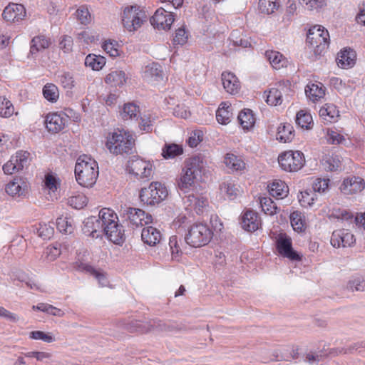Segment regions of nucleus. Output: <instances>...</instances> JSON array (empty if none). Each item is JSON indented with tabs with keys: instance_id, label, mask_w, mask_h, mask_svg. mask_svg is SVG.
<instances>
[{
	"instance_id": "nucleus-38",
	"label": "nucleus",
	"mask_w": 365,
	"mask_h": 365,
	"mask_svg": "<svg viewBox=\"0 0 365 365\" xmlns=\"http://www.w3.org/2000/svg\"><path fill=\"white\" fill-rule=\"evenodd\" d=\"M267 188L269 195L276 199H284L289 194L287 184H268Z\"/></svg>"
},
{
	"instance_id": "nucleus-39",
	"label": "nucleus",
	"mask_w": 365,
	"mask_h": 365,
	"mask_svg": "<svg viewBox=\"0 0 365 365\" xmlns=\"http://www.w3.org/2000/svg\"><path fill=\"white\" fill-rule=\"evenodd\" d=\"M257 202L260 205L262 210L268 215H273L278 212V207L273 200L268 197H259Z\"/></svg>"
},
{
	"instance_id": "nucleus-5",
	"label": "nucleus",
	"mask_w": 365,
	"mask_h": 365,
	"mask_svg": "<svg viewBox=\"0 0 365 365\" xmlns=\"http://www.w3.org/2000/svg\"><path fill=\"white\" fill-rule=\"evenodd\" d=\"M212 231L204 223L193 224L185 237V242L193 247H200L207 245L212 238Z\"/></svg>"
},
{
	"instance_id": "nucleus-56",
	"label": "nucleus",
	"mask_w": 365,
	"mask_h": 365,
	"mask_svg": "<svg viewBox=\"0 0 365 365\" xmlns=\"http://www.w3.org/2000/svg\"><path fill=\"white\" fill-rule=\"evenodd\" d=\"M37 232L39 237L43 240H48L53 236L54 229L53 227L49 224L40 223L39 227L37 229Z\"/></svg>"
},
{
	"instance_id": "nucleus-17",
	"label": "nucleus",
	"mask_w": 365,
	"mask_h": 365,
	"mask_svg": "<svg viewBox=\"0 0 365 365\" xmlns=\"http://www.w3.org/2000/svg\"><path fill=\"white\" fill-rule=\"evenodd\" d=\"M125 212L130 223L135 227L147 225L152 222L153 217L151 215L146 213L143 210L128 207Z\"/></svg>"
},
{
	"instance_id": "nucleus-4",
	"label": "nucleus",
	"mask_w": 365,
	"mask_h": 365,
	"mask_svg": "<svg viewBox=\"0 0 365 365\" xmlns=\"http://www.w3.org/2000/svg\"><path fill=\"white\" fill-rule=\"evenodd\" d=\"M74 171L76 180L83 182H96L99 173L97 162L87 155L77 159Z\"/></svg>"
},
{
	"instance_id": "nucleus-50",
	"label": "nucleus",
	"mask_w": 365,
	"mask_h": 365,
	"mask_svg": "<svg viewBox=\"0 0 365 365\" xmlns=\"http://www.w3.org/2000/svg\"><path fill=\"white\" fill-rule=\"evenodd\" d=\"M279 6L277 0L259 1V10L262 14H272L279 8Z\"/></svg>"
},
{
	"instance_id": "nucleus-35",
	"label": "nucleus",
	"mask_w": 365,
	"mask_h": 365,
	"mask_svg": "<svg viewBox=\"0 0 365 365\" xmlns=\"http://www.w3.org/2000/svg\"><path fill=\"white\" fill-rule=\"evenodd\" d=\"M265 56L270 64L275 69H279L280 68L285 66L287 64V59L279 51H267L265 52Z\"/></svg>"
},
{
	"instance_id": "nucleus-33",
	"label": "nucleus",
	"mask_w": 365,
	"mask_h": 365,
	"mask_svg": "<svg viewBox=\"0 0 365 365\" xmlns=\"http://www.w3.org/2000/svg\"><path fill=\"white\" fill-rule=\"evenodd\" d=\"M219 190L223 197L230 200H235L242 192L238 184H221Z\"/></svg>"
},
{
	"instance_id": "nucleus-42",
	"label": "nucleus",
	"mask_w": 365,
	"mask_h": 365,
	"mask_svg": "<svg viewBox=\"0 0 365 365\" xmlns=\"http://www.w3.org/2000/svg\"><path fill=\"white\" fill-rule=\"evenodd\" d=\"M224 163L228 168L235 171L242 170L245 168L244 161L234 154H227Z\"/></svg>"
},
{
	"instance_id": "nucleus-34",
	"label": "nucleus",
	"mask_w": 365,
	"mask_h": 365,
	"mask_svg": "<svg viewBox=\"0 0 365 365\" xmlns=\"http://www.w3.org/2000/svg\"><path fill=\"white\" fill-rule=\"evenodd\" d=\"M14 165L17 167V171L24 170L30 165V153L25 150H19L11 156Z\"/></svg>"
},
{
	"instance_id": "nucleus-9",
	"label": "nucleus",
	"mask_w": 365,
	"mask_h": 365,
	"mask_svg": "<svg viewBox=\"0 0 365 365\" xmlns=\"http://www.w3.org/2000/svg\"><path fill=\"white\" fill-rule=\"evenodd\" d=\"M168 195V190L165 184H149L141 189L140 199L148 205H155L164 200Z\"/></svg>"
},
{
	"instance_id": "nucleus-62",
	"label": "nucleus",
	"mask_w": 365,
	"mask_h": 365,
	"mask_svg": "<svg viewBox=\"0 0 365 365\" xmlns=\"http://www.w3.org/2000/svg\"><path fill=\"white\" fill-rule=\"evenodd\" d=\"M73 38L71 36L64 35L61 37L59 42V48L65 53H68L72 51Z\"/></svg>"
},
{
	"instance_id": "nucleus-13",
	"label": "nucleus",
	"mask_w": 365,
	"mask_h": 365,
	"mask_svg": "<svg viewBox=\"0 0 365 365\" xmlns=\"http://www.w3.org/2000/svg\"><path fill=\"white\" fill-rule=\"evenodd\" d=\"M128 168L130 173L145 181L149 180L153 173L152 164L138 158L129 160Z\"/></svg>"
},
{
	"instance_id": "nucleus-8",
	"label": "nucleus",
	"mask_w": 365,
	"mask_h": 365,
	"mask_svg": "<svg viewBox=\"0 0 365 365\" xmlns=\"http://www.w3.org/2000/svg\"><path fill=\"white\" fill-rule=\"evenodd\" d=\"M204 168L203 158L196 155L186 159L182 170L181 182H197Z\"/></svg>"
},
{
	"instance_id": "nucleus-58",
	"label": "nucleus",
	"mask_w": 365,
	"mask_h": 365,
	"mask_svg": "<svg viewBox=\"0 0 365 365\" xmlns=\"http://www.w3.org/2000/svg\"><path fill=\"white\" fill-rule=\"evenodd\" d=\"M347 289L351 291H361L365 290V279L362 277H355L349 281L347 284Z\"/></svg>"
},
{
	"instance_id": "nucleus-12",
	"label": "nucleus",
	"mask_w": 365,
	"mask_h": 365,
	"mask_svg": "<svg viewBox=\"0 0 365 365\" xmlns=\"http://www.w3.org/2000/svg\"><path fill=\"white\" fill-rule=\"evenodd\" d=\"M101 214V210L98 217L91 216L83 221L82 231L84 235L90 236L92 238H98L103 235L105 225L103 223L104 219Z\"/></svg>"
},
{
	"instance_id": "nucleus-55",
	"label": "nucleus",
	"mask_w": 365,
	"mask_h": 365,
	"mask_svg": "<svg viewBox=\"0 0 365 365\" xmlns=\"http://www.w3.org/2000/svg\"><path fill=\"white\" fill-rule=\"evenodd\" d=\"M76 14L78 20L83 25H87L91 21V15L88 8L85 6H80L76 10Z\"/></svg>"
},
{
	"instance_id": "nucleus-2",
	"label": "nucleus",
	"mask_w": 365,
	"mask_h": 365,
	"mask_svg": "<svg viewBox=\"0 0 365 365\" xmlns=\"http://www.w3.org/2000/svg\"><path fill=\"white\" fill-rule=\"evenodd\" d=\"M101 215L104 219V232L107 238L116 245L122 244L125 240L123 227L118 223L115 212L110 208L101 209Z\"/></svg>"
},
{
	"instance_id": "nucleus-23",
	"label": "nucleus",
	"mask_w": 365,
	"mask_h": 365,
	"mask_svg": "<svg viewBox=\"0 0 365 365\" xmlns=\"http://www.w3.org/2000/svg\"><path fill=\"white\" fill-rule=\"evenodd\" d=\"M222 82L225 91L230 94H235L240 90V82L236 76L231 72L222 73Z\"/></svg>"
},
{
	"instance_id": "nucleus-3",
	"label": "nucleus",
	"mask_w": 365,
	"mask_h": 365,
	"mask_svg": "<svg viewBox=\"0 0 365 365\" xmlns=\"http://www.w3.org/2000/svg\"><path fill=\"white\" fill-rule=\"evenodd\" d=\"M307 43L316 57L322 56L328 48L329 34L322 26H314L309 29L307 35Z\"/></svg>"
},
{
	"instance_id": "nucleus-25",
	"label": "nucleus",
	"mask_w": 365,
	"mask_h": 365,
	"mask_svg": "<svg viewBox=\"0 0 365 365\" xmlns=\"http://www.w3.org/2000/svg\"><path fill=\"white\" fill-rule=\"evenodd\" d=\"M78 269L85 271L93 276L101 287H106L108 284V280L106 273L101 269H97L93 266L81 262L78 265Z\"/></svg>"
},
{
	"instance_id": "nucleus-14",
	"label": "nucleus",
	"mask_w": 365,
	"mask_h": 365,
	"mask_svg": "<svg viewBox=\"0 0 365 365\" xmlns=\"http://www.w3.org/2000/svg\"><path fill=\"white\" fill-rule=\"evenodd\" d=\"M329 188V184H312L310 188L300 192L298 196L300 205L304 207H312L317 198V192L324 193Z\"/></svg>"
},
{
	"instance_id": "nucleus-51",
	"label": "nucleus",
	"mask_w": 365,
	"mask_h": 365,
	"mask_svg": "<svg viewBox=\"0 0 365 365\" xmlns=\"http://www.w3.org/2000/svg\"><path fill=\"white\" fill-rule=\"evenodd\" d=\"M56 227L60 232L66 235L71 234L74 230L71 220L67 217H58L56 220Z\"/></svg>"
},
{
	"instance_id": "nucleus-52",
	"label": "nucleus",
	"mask_w": 365,
	"mask_h": 365,
	"mask_svg": "<svg viewBox=\"0 0 365 365\" xmlns=\"http://www.w3.org/2000/svg\"><path fill=\"white\" fill-rule=\"evenodd\" d=\"M14 108L9 100L5 97H0V115L4 118H9L13 115Z\"/></svg>"
},
{
	"instance_id": "nucleus-63",
	"label": "nucleus",
	"mask_w": 365,
	"mask_h": 365,
	"mask_svg": "<svg viewBox=\"0 0 365 365\" xmlns=\"http://www.w3.org/2000/svg\"><path fill=\"white\" fill-rule=\"evenodd\" d=\"M59 80L64 88L71 89L74 87V79L73 75L69 72H64L59 76Z\"/></svg>"
},
{
	"instance_id": "nucleus-26",
	"label": "nucleus",
	"mask_w": 365,
	"mask_h": 365,
	"mask_svg": "<svg viewBox=\"0 0 365 365\" xmlns=\"http://www.w3.org/2000/svg\"><path fill=\"white\" fill-rule=\"evenodd\" d=\"M308 98L313 102L317 101L325 96V87L320 82L309 83L305 88Z\"/></svg>"
},
{
	"instance_id": "nucleus-53",
	"label": "nucleus",
	"mask_w": 365,
	"mask_h": 365,
	"mask_svg": "<svg viewBox=\"0 0 365 365\" xmlns=\"http://www.w3.org/2000/svg\"><path fill=\"white\" fill-rule=\"evenodd\" d=\"M88 201V198L85 195L78 194L69 197L68 203L71 207L76 210H81L86 206Z\"/></svg>"
},
{
	"instance_id": "nucleus-45",
	"label": "nucleus",
	"mask_w": 365,
	"mask_h": 365,
	"mask_svg": "<svg viewBox=\"0 0 365 365\" xmlns=\"http://www.w3.org/2000/svg\"><path fill=\"white\" fill-rule=\"evenodd\" d=\"M5 191L13 197L25 196L28 192V186L27 184H6Z\"/></svg>"
},
{
	"instance_id": "nucleus-15",
	"label": "nucleus",
	"mask_w": 365,
	"mask_h": 365,
	"mask_svg": "<svg viewBox=\"0 0 365 365\" xmlns=\"http://www.w3.org/2000/svg\"><path fill=\"white\" fill-rule=\"evenodd\" d=\"M330 242L334 247H349L355 244L356 239L349 230L341 229L332 232Z\"/></svg>"
},
{
	"instance_id": "nucleus-61",
	"label": "nucleus",
	"mask_w": 365,
	"mask_h": 365,
	"mask_svg": "<svg viewBox=\"0 0 365 365\" xmlns=\"http://www.w3.org/2000/svg\"><path fill=\"white\" fill-rule=\"evenodd\" d=\"M102 47L103 50L112 57H115L119 55L117 43L115 41H106Z\"/></svg>"
},
{
	"instance_id": "nucleus-60",
	"label": "nucleus",
	"mask_w": 365,
	"mask_h": 365,
	"mask_svg": "<svg viewBox=\"0 0 365 365\" xmlns=\"http://www.w3.org/2000/svg\"><path fill=\"white\" fill-rule=\"evenodd\" d=\"M364 349H365V341L354 343L347 348L339 349L336 354H351L354 351L361 352Z\"/></svg>"
},
{
	"instance_id": "nucleus-32",
	"label": "nucleus",
	"mask_w": 365,
	"mask_h": 365,
	"mask_svg": "<svg viewBox=\"0 0 365 365\" xmlns=\"http://www.w3.org/2000/svg\"><path fill=\"white\" fill-rule=\"evenodd\" d=\"M327 217L330 220H337L351 222L354 219V214L348 210L334 207L329 211Z\"/></svg>"
},
{
	"instance_id": "nucleus-64",
	"label": "nucleus",
	"mask_w": 365,
	"mask_h": 365,
	"mask_svg": "<svg viewBox=\"0 0 365 365\" xmlns=\"http://www.w3.org/2000/svg\"><path fill=\"white\" fill-rule=\"evenodd\" d=\"M327 136H328V140L331 144H341L343 143L344 141H345V138L343 135L339 133L336 130H334L332 129H329L327 130Z\"/></svg>"
},
{
	"instance_id": "nucleus-6",
	"label": "nucleus",
	"mask_w": 365,
	"mask_h": 365,
	"mask_svg": "<svg viewBox=\"0 0 365 365\" xmlns=\"http://www.w3.org/2000/svg\"><path fill=\"white\" fill-rule=\"evenodd\" d=\"M147 19L145 11L137 5L126 7L122 16L123 26L130 32L139 29Z\"/></svg>"
},
{
	"instance_id": "nucleus-16",
	"label": "nucleus",
	"mask_w": 365,
	"mask_h": 365,
	"mask_svg": "<svg viewBox=\"0 0 365 365\" xmlns=\"http://www.w3.org/2000/svg\"><path fill=\"white\" fill-rule=\"evenodd\" d=\"M174 20V16L171 11L159 8L151 17L150 24L155 28L166 30L170 29Z\"/></svg>"
},
{
	"instance_id": "nucleus-44",
	"label": "nucleus",
	"mask_w": 365,
	"mask_h": 365,
	"mask_svg": "<svg viewBox=\"0 0 365 365\" xmlns=\"http://www.w3.org/2000/svg\"><path fill=\"white\" fill-rule=\"evenodd\" d=\"M106 64V58L101 56L88 54L85 58V65L94 71L101 70Z\"/></svg>"
},
{
	"instance_id": "nucleus-40",
	"label": "nucleus",
	"mask_w": 365,
	"mask_h": 365,
	"mask_svg": "<svg viewBox=\"0 0 365 365\" xmlns=\"http://www.w3.org/2000/svg\"><path fill=\"white\" fill-rule=\"evenodd\" d=\"M322 165L326 170H337L341 167L340 157L334 153L327 154L322 159Z\"/></svg>"
},
{
	"instance_id": "nucleus-36",
	"label": "nucleus",
	"mask_w": 365,
	"mask_h": 365,
	"mask_svg": "<svg viewBox=\"0 0 365 365\" xmlns=\"http://www.w3.org/2000/svg\"><path fill=\"white\" fill-rule=\"evenodd\" d=\"M126 78V75L123 71L115 70L106 76L105 81L112 86H121L125 83Z\"/></svg>"
},
{
	"instance_id": "nucleus-1",
	"label": "nucleus",
	"mask_w": 365,
	"mask_h": 365,
	"mask_svg": "<svg viewBox=\"0 0 365 365\" xmlns=\"http://www.w3.org/2000/svg\"><path fill=\"white\" fill-rule=\"evenodd\" d=\"M133 145L132 135L123 129H118L107 135L106 146L115 155L132 153Z\"/></svg>"
},
{
	"instance_id": "nucleus-29",
	"label": "nucleus",
	"mask_w": 365,
	"mask_h": 365,
	"mask_svg": "<svg viewBox=\"0 0 365 365\" xmlns=\"http://www.w3.org/2000/svg\"><path fill=\"white\" fill-rule=\"evenodd\" d=\"M319 116L327 123H333L339 117V111L336 106L327 103L319 111Z\"/></svg>"
},
{
	"instance_id": "nucleus-48",
	"label": "nucleus",
	"mask_w": 365,
	"mask_h": 365,
	"mask_svg": "<svg viewBox=\"0 0 365 365\" xmlns=\"http://www.w3.org/2000/svg\"><path fill=\"white\" fill-rule=\"evenodd\" d=\"M43 95L47 101L56 102L59 96L58 88L53 83H47L43 88Z\"/></svg>"
},
{
	"instance_id": "nucleus-46",
	"label": "nucleus",
	"mask_w": 365,
	"mask_h": 365,
	"mask_svg": "<svg viewBox=\"0 0 365 365\" xmlns=\"http://www.w3.org/2000/svg\"><path fill=\"white\" fill-rule=\"evenodd\" d=\"M140 113L139 106L133 103H125L123 106L120 115L124 120L138 119Z\"/></svg>"
},
{
	"instance_id": "nucleus-11",
	"label": "nucleus",
	"mask_w": 365,
	"mask_h": 365,
	"mask_svg": "<svg viewBox=\"0 0 365 365\" xmlns=\"http://www.w3.org/2000/svg\"><path fill=\"white\" fill-rule=\"evenodd\" d=\"M276 247L281 256L292 261H299L302 259L300 255L294 250L292 239L286 233L278 235L276 240Z\"/></svg>"
},
{
	"instance_id": "nucleus-28",
	"label": "nucleus",
	"mask_w": 365,
	"mask_h": 365,
	"mask_svg": "<svg viewBox=\"0 0 365 365\" xmlns=\"http://www.w3.org/2000/svg\"><path fill=\"white\" fill-rule=\"evenodd\" d=\"M143 77L149 81H159L163 79V70L160 65L151 63L147 65L143 72Z\"/></svg>"
},
{
	"instance_id": "nucleus-54",
	"label": "nucleus",
	"mask_w": 365,
	"mask_h": 365,
	"mask_svg": "<svg viewBox=\"0 0 365 365\" xmlns=\"http://www.w3.org/2000/svg\"><path fill=\"white\" fill-rule=\"evenodd\" d=\"M61 253V245L55 242L52 245L48 246L46 250V258L49 261L55 260Z\"/></svg>"
},
{
	"instance_id": "nucleus-41",
	"label": "nucleus",
	"mask_w": 365,
	"mask_h": 365,
	"mask_svg": "<svg viewBox=\"0 0 365 365\" xmlns=\"http://www.w3.org/2000/svg\"><path fill=\"white\" fill-rule=\"evenodd\" d=\"M296 123L302 128L309 130L313 126L312 116L309 112L300 110L296 115Z\"/></svg>"
},
{
	"instance_id": "nucleus-59",
	"label": "nucleus",
	"mask_w": 365,
	"mask_h": 365,
	"mask_svg": "<svg viewBox=\"0 0 365 365\" xmlns=\"http://www.w3.org/2000/svg\"><path fill=\"white\" fill-rule=\"evenodd\" d=\"M30 337L35 340H41L47 343L55 341V338L50 333H45L41 331H34L30 333Z\"/></svg>"
},
{
	"instance_id": "nucleus-49",
	"label": "nucleus",
	"mask_w": 365,
	"mask_h": 365,
	"mask_svg": "<svg viewBox=\"0 0 365 365\" xmlns=\"http://www.w3.org/2000/svg\"><path fill=\"white\" fill-rule=\"evenodd\" d=\"M353 51H341L336 58L337 64L341 68H346L354 64Z\"/></svg>"
},
{
	"instance_id": "nucleus-31",
	"label": "nucleus",
	"mask_w": 365,
	"mask_h": 365,
	"mask_svg": "<svg viewBox=\"0 0 365 365\" xmlns=\"http://www.w3.org/2000/svg\"><path fill=\"white\" fill-rule=\"evenodd\" d=\"M238 121L244 130H249L255 123V115L252 110L244 109L237 116Z\"/></svg>"
},
{
	"instance_id": "nucleus-27",
	"label": "nucleus",
	"mask_w": 365,
	"mask_h": 365,
	"mask_svg": "<svg viewBox=\"0 0 365 365\" xmlns=\"http://www.w3.org/2000/svg\"><path fill=\"white\" fill-rule=\"evenodd\" d=\"M287 91V88L279 85L278 88H272L267 96V103L271 106L281 105L284 101L283 94Z\"/></svg>"
},
{
	"instance_id": "nucleus-22",
	"label": "nucleus",
	"mask_w": 365,
	"mask_h": 365,
	"mask_svg": "<svg viewBox=\"0 0 365 365\" xmlns=\"http://www.w3.org/2000/svg\"><path fill=\"white\" fill-rule=\"evenodd\" d=\"M161 233L160 230L153 226L144 227L142 230L141 238L144 243L155 246L161 240Z\"/></svg>"
},
{
	"instance_id": "nucleus-19",
	"label": "nucleus",
	"mask_w": 365,
	"mask_h": 365,
	"mask_svg": "<svg viewBox=\"0 0 365 365\" xmlns=\"http://www.w3.org/2000/svg\"><path fill=\"white\" fill-rule=\"evenodd\" d=\"M26 16V9L22 4H9L3 11V19L7 21L18 22Z\"/></svg>"
},
{
	"instance_id": "nucleus-20",
	"label": "nucleus",
	"mask_w": 365,
	"mask_h": 365,
	"mask_svg": "<svg viewBox=\"0 0 365 365\" xmlns=\"http://www.w3.org/2000/svg\"><path fill=\"white\" fill-rule=\"evenodd\" d=\"M242 224L245 230L255 232L260 227L261 219L257 212L247 210L242 215Z\"/></svg>"
},
{
	"instance_id": "nucleus-21",
	"label": "nucleus",
	"mask_w": 365,
	"mask_h": 365,
	"mask_svg": "<svg viewBox=\"0 0 365 365\" xmlns=\"http://www.w3.org/2000/svg\"><path fill=\"white\" fill-rule=\"evenodd\" d=\"M51 44L50 38L45 35H38L34 36L30 42L29 56L35 57L38 53L48 48Z\"/></svg>"
},
{
	"instance_id": "nucleus-24",
	"label": "nucleus",
	"mask_w": 365,
	"mask_h": 365,
	"mask_svg": "<svg viewBox=\"0 0 365 365\" xmlns=\"http://www.w3.org/2000/svg\"><path fill=\"white\" fill-rule=\"evenodd\" d=\"M11 279L13 281H19L24 282L26 285L31 289L39 292H45L44 288L39 284L35 279L30 278L25 272L22 271H16L12 273Z\"/></svg>"
},
{
	"instance_id": "nucleus-43",
	"label": "nucleus",
	"mask_w": 365,
	"mask_h": 365,
	"mask_svg": "<svg viewBox=\"0 0 365 365\" xmlns=\"http://www.w3.org/2000/svg\"><path fill=\"white\" fill-rule=\"evenodd\" d=\"M293 127L290 124H284L278 127L277 139L282 143L291 141L294 137Z\"/></svg>"
},
{
	"instance_id": "nucleus-18",
	"label": "nucleus",
	"mask_w": 365,
	"mask_h": 365,
	"mask_svg": "<svg viewBox=\"0 0 365 365\" xmlns=\"http://www.w3.org/2000/svg\"><path fill=\"white\" fill-rule=\"evenodd\" d=\"M67 121V116L64 113H50L46 116V128L50 133H58L64 128Z\"/></svg>"
},
{
	"instance_id": "nucleus-30",
	"label": "nucleus",
	"mask_w": 365,
	"mask_h": 365,
	"mask_svg": "<svg viewBox=\"0 0 365 365\" xmlns=\"http://www.w3.org/2000/svg\"><path fill=\"white\" fill-rule=\"evenodd\" d=\"M232 117L231 105L227 102H222L216 111V119L222 125H227L231 121Z\"/></svg>"
},
{
	"instance_id": "nucleus-57",
	"label": "nucleus",
	"mask_w": 365,
	"mask_h": 365,
	"mask_svg": "<svg viewBox=\"0 0 365 365\" xmlns=\"http://www.w3.org/2000/svg\"><path fill=\"white\" fill-rule=\"evenodd\" d=\"M169 247L173 259H178L182 253L180 246L179 245L178 238L176 235H173L169 240Z\"/></svg>"
},
{
	"instance_id": "nucleus-47",
	"label": "nucleus",
	"mask_w": 365,
	"mask_h": 365,
	"mask_svg": "<svg viewBox=\"0 0 365 365\" xmlns=\"http://www.w3.org/2000/svg\"><path fill=\"white\" fill-rule=\"evenodd\" d=\"M290 222L294 230L297 232H302L305 228L304 217L299 211H294L291 213Z\"/></svg>"
},
{
	"instance_id": "nucleus-7",
	"label": "nucleus",
	"mask_w": 365,
	"mask_h": 365,
	"mask_svg": "<svg viewBox=\"0 0 365 365\" xmlns=\"http://www.w3.org/2000/svg\"><path fill=\"white\" fill-rule=\"evenodd\" d=\"M196 184H177L176 189L182 198H187L190 205H193L196 212H203L204 208L208 205L206 198L201 197L197 190Z\"/></svg>"
},
{
	"instance_id": "nucleus-10",
	"label": "nucleus",
	"mask_w": 365,
	"mask_h": 365,
	"mask_svg": "<svg viewBox=\"0 0 365 365\" xmlns=\"http://www.w3.org/2000/svg\"><path fill=\"white\" fill-rule=\"evenodd\" d=\"M278 161L280 167L288 172L298 171L305 162L303 153L298 150H288L280 154Z\"/></svg>"
},
{
	"instance_id": "nucleus-37",
	"label": "nucleus",
	"mask_w": 365,
	"mask_h": 365,
	"mask_svg": "<svg viewBox=\"0 0 365 365\" xmlns=\"http://www.w3.org/2000/svg\"><path fill=\"white\" fill-rule=\"evenodd\" d=\"M182 153V146L176 143H165L162 149V155L165 159H173Z\"/></svg>"
}]
</instances>
